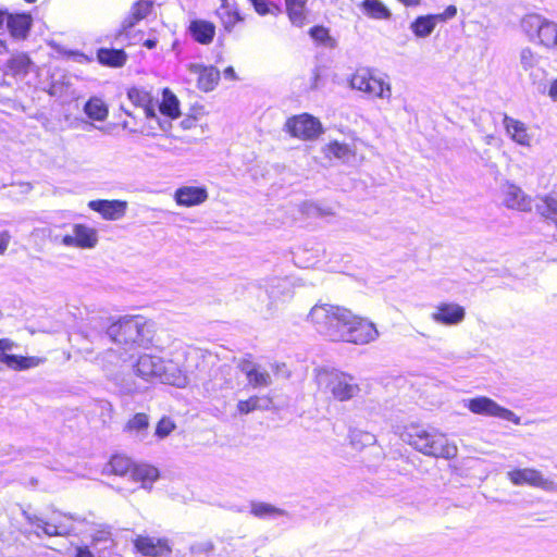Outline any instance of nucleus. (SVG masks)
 <instances>
[{"label": "nucleus", "mask_w": 557, "mask_h": 557, "mask_svg": "<svg viewBox=\"0 0 557 557\" xmlns=\"http://www.w3.org/2000/svg\"><path fill=\"white\" fill-rule=\"evenodd\" d=\"M308 318L321 335L333 342L363 345L375 341L379 336L372 322L339 306L315 305L311 308Z\"/></svg>", "instance_id": "1"}, {"label": "nucleus", "mask_w": 557, "mask_h": 557, "mask_svg": "<svg viewBox=\"0 0 557 557\" xmlns=\"http://www.w3.org/2000/svg\"><path fill=\"white\" fill-rule=\"evenodd\" d=\"M200 356L201 352L197 349L176 350L169 358L143 354L133 368L135 374L145 381L159 380L176 387H185L191 371V367L185 364V361L197 360Z\"/></svg>", "instance_id": "2"}, {"label": "nucleus", "mask_w": 557, "mask_h": 557, "mask_svg": "<svg viewBox=\"0 0 557 557\" xmlns=\"http://www.w3.org/2000/svg\"><path fill=\"white\" fill-rule=\"evenodd\" d=\"M407 437L409 445L425 456L447 460L457 456L458 448L456 444L435 429L411 426L407 432Z\"/></svg>", "instance_id": "3"}, {"label": "nucleus", "mask_w": 557, "mask_h": 557, "mask_svg": "<svg viewBox=\"0 0 557 557\" xmlns=\"http://www.w3.org/2000/svg\"><path fill=\"white\" fill-rule=\"evenodd\" d=\"M107 335L119 345H149L153 339V324L144 317H128L111 324Z\"/></svg>", "instance_id": "4"}, {"label": "nucleus", "mask_w": 557, "mask_h": 557, "mask_svg": "<svg viewBox=\"0 0 557 557\" xmlns=\"http://www.w3.org/2000/svg\"><path fill=\"white\" fill-rule=\"evenodd\" d=\"M315 382L321 393L342 403L357 397L361 392L360 385L351 374L337 369L317 370Z\"/></svg>", "instance_id": "5"}, {"label": "nucleus", "mask_w": 557, "mask_h": 557, "mask_svg": "<svg viewBox=\"0 0 557 557\" xmlns=\"http://www.w3.org/2000/svg\"><path fill=\"white\" fill-rule=\"evenodd\" d=\"M520 28L531 42L547 49L557 50V24L540 14L524 15L520 21Z\"/></svg>", "instance_id": "6"}, {"label": "nucleus", "mask_w": 557, "mask_h": 557, "mask_svg": "<svg viewBox=\"0 0 557 557\" xmlns=\"http://www.w3.org/2000/svg\"><path fill=\"white\" fill-rule=\"evenodd\" d=\"M349 85L352 89L364 92L371 98L391 101L392 86L389 82L372 69H357L349 79Z\"/></svg>", "instance_id": "7"}, {"label": "nucleus", "mask_w": 557, "mask_h": 557, "mask_svg": "<svg viewBox=\"0 0 557 557\" xmlns=\"http://www.w3.org/2000/svg\"><path fill=\"white\" fill-rule=\"evenodd\" d=\"M110 467L116 475H127L132 481L140 483V487L150 490L152 483L158 479L159 471L157 468L148 465H133L131 459L124 456H113L110 460Z\"/></svg>", "instance_id": "8"}, {"label": "nucleus", "mask_w": 557, "mask_h": 557, "mask_svg": "<svg viewBox=\"0 0 557 557\" xmlns=\"http://www.w3.org/2000/svg\"><path fill=\"white\" fill-rule=\"evenodd\" d=\"M462 405L474 414L499 418L516 425L521 424V418L513 411L498 405L495 400L486 396H478L470 399H463Z\"/></svg>", "instance_id": "9"}, {"label": "nucleus", "mask_w": 557, "mask_h": 557, "mask_svg": "<svg viewBox=\"0 0 557 557\" xmlns=\"http://www.w3.org/2000/svg\"><path fill=\"white\" fill-rule=\"evenodd\" d=\"M506 475L513 486L528 485L548 493H557V482L545 478L535 468H516L508 471Z\"/></svg>", "instance_id": "10"}, {"label": "nucleus", "mask_w": 557, "mask_h": 557, "mask_svg": "<svg viewBox=\"0 0 557 557\" xmlns=\"http://www.w3.org/2000/svg\"><path fill=\"white\" fill-rule=\"evenodd\" d=\"M285 131L292 137L301 140H313L323 133V126L313 115L302 113L289 117L285 123Z\"/></svg>", "instance_id": "11"}, {"label": "nucleus", "mask_w": 557, "mask_h": 557, "mask_svg": "<svg viewBox=\"0 0 557 557\" xmlns=\"http://www.w3.org/2000/svg\"><path fill=\"white\" fill-rule=\"evenodd\" d=\"M264 295L268 298L264 310L268 313L275 311L280 304L293 297L292 283L287 278L274 277L267 282Z\"/></svg>", "instance_id": "12"}, {"label": "nucleus", "mask_w": 557, "mask_h": 557, "mask_svg": "<svg viewBox=\"0 0 557 557\" xmlns=\"http://www.w3.org/2000/svg\"><path fill=\"white\" fill-rule=\"evenodd\" d=\"M23 516L29 524L41 530L44 534L48 536H63L69 534L72 528L63 523L62 518L75 519L72 515H63L60 512H54L50 521L27 511H23Z\"/></svg>", "instance_id": "13"}, {"label": "nucleus", "mask_w": 557, "mask_h": 557, "mask_svg": "<svg viewBox=\"0 0 557 557\" xmlns=\"http://www.w3.org/2000/svg\"><path fill=\"white\" fill-rule=\"evenodd\" d=\"M152 10V2L149 0H139L135 2L128 14L124 17L120 28L116 30L115 40L121 42L127 41L131 45L129 30L141 20L146 18Z\"/></svg>", "instance_id": "14"}, {"label": "nucleus", "mask_w": 557, "mask_h": 557, "mask_svg": "<svg viewBox=\"0 0 557 557\" xmlns=\"http://www.w3.org/2000/svg\"><path fill=\"white\" fill-rule=\"evenodd\" d=\"M97 243V230L85 224H74L72 226V234H66L61 239L63 246L79 249L95 248Z\"/></svg>", "instance_id": "15"}, {"label": "nucleus", "mask_w": 557, "mask_h": 557, "mask_svg": "<svg viewBox=\"0 0 557 557\" xmlns=\"http://www.w3.org/2000/svg\"><path fill=\"white\" fill-rule=\"evenodd\" d=\"M128 99L137 107L143 108L145 116L150 121H156L160 129L165 131L170 125L168 121L162 122L156 113L158 100H154L151 94L143 88H131L127 92Z\"/></svg>", "instance_id": "16"}, {"label": "nucleus", "mask_w": 557, "mask_h": 557, "mask_svg": "<svg viewBox=\"0 0 557 557\" xmlns=\"http://www.w3.org/2000/svg\"><path fill=\"white\" fill-rule=\"evenodd\" d=\"M15 347V343L9 338L0 339V362L13 370H26L40 364L38 357H22L8 354Z\"/></svg>", "instance_id": "17"}, {"label": "nucleus", "mask_w": 557, "mask_h": 557, "mask_svg": "<svg viewBox=\"0 0 557 557\" xmlns=\"http://www.w3.org/2000/svg\"><path fill=\"white\" fill-rule=\"evenodd\" d=\"M466 318V309L456 302H440L431 313V319L441 325L460 324Z\"/></svg>", "instance_id": "18"}, {"label": "nucleus", "mask_w": 557, "mask_h": 557, "mask_svg": "<svg viewBox=\"0 0 557 557\" xmlns=\"http://www.w3.org/2000/svg\"><path fill=\"white\" fill-rule=\"evenodd\" d=\"M134 546L137 552L147 557H163L172 550L168 539L148 535H138L134 540Z\"/></svg>", "instance_id": "19"}, {"label": "nucleus", "mask_w": 557, "mask_h": 557, "mask_svg": "<svg viewBox=\"0 0 557 557\" xmlns=\"http://www.w3.org/2000/svg\"><path fill=\"white\" fill-rule=\"evenodd\" d=\"M187 70L197 76V86L205 92L213 90L219 83L220 71L213 65L189 63Z\"/></svg>", "instance_id": "20"}, {"label": "nucleus", "mask_w": 557, "mask_h": 557, "mask_svg": "<svg viewBox=\"0 0 557 557\" xmlns=\"http://www.w3.org/2000/svg\"><path fill=\"white\" fill-rule=\"evenodd\" d=\"M503 125L507 136L517 145L522 147H531L533 135L529 132L525 123L515 117L504 115Z\"/></svg>", "instance_id": "21"}, {"label": "nucleus", "mask_w": 557, "mask_h": 557, "mask_svg": "<svg viewBox=\"0 0 557 557\" xmlns=\"http://www.w3.org/2000/svg\"><path fill=\"white\" fill-rule=\"evenodd\" d=\"M209 197L205 186H182L174 193V200L181 207L202 205Z\"/></svg>", "instance_id": "22"}, {"label": "nucleus", "mask_w": 557, "mask_h": 557, "mask_svg": "<svg viewBox=\"0 0 557 557\" xmlns=\"http://www.w3.org/2000/svg\"><path fill=\"white\" fill-rule=\"evenodd\" d=\"M89 209L98 212L106 220H119L125 215L127 202L124 200H90Z\"/></svg>", "instance_id": "23"}, {"label": "nucleus", "mask_w": 557, "mask_h": 557, "mask_svg": "<svg viewBox=\"0 0 557 557\" xmlns=\"http://www.w3.org/2000/svg\"><path fill=\"white\" fill-rule=\"evenodd\" d=\"M542 57L530 47H523L519 51V65L528 73L533 84L540 81L544 74V70L540 67Z\"/></svg>", "instance_id": "24"}, {"label": "nucleus", "mask_w": 557, "mask_h": 557, "mask_svg": "<svg viewBox=\"0 0 557 557\" xmlns=\"http://www.w3.org/2000/svg\"><path fill=\"white\" fill-rule=\"evenodd\" d=\"M239 368L253 388L268 387L272 384L270 372L262 366L245 360L240 362Z\"/></svg>", "instance_id": "25"}, {"label": "nucleus", "mask_w": 557, "mask_h": 557, "mask_svg": "<svg viewBox=\"0 0 557 557\" xmlns=\"http://www.w3.org/2000/svg\"><path fill=\"white\" fill-rule=\"evenodd\" d=\"M325 158L336 159L344 164H351L356 160V147L338 140H331L322 148Z\"/></svg>", "instance_id": "26"}, {"label": "nucleus", "mask_w": 557, "mask_h": 557, "mask_svg": "<svg viewBox=\"0 0 557 557\" xmlns=\"http://www.w3.org/2000/svg\"><path fill=\"white\" fill-rule=\"evenodd\" d=\"M7 27L14 39H25L33 25V17L28 13L9 14L5 16Z\"/></svg>", "instance_id": "27"}, {"label": "nucleus", "mask_w": 557, "mask_h": 557, "mask_svg": "<svg viewBox=\"0 0 557 557\" xmlns=\"http://www.w3.org/2000/svg\"><path fill=\"white\" fill-rule=\"evenodd\" d=\"M504 202L507 208L519 211H530L532 201L529 196L517 185L508 183L504 188Z\"/></svg>", "instance_id": "28"}, {"label": "nucleus", "mask_w": 557, "mask_h": 557, "mask_svg": "<svg viewBox=\"0 0 557 557\" xmlns=\"http://www.w3.org/2000/svg\"><path fill=\"white\" fill-rule=\"evenodd\" d=\"M188 30L191 37L201 45L211 44L215 35V26L205 20L191 21Z\"/></svg>", "instance_id": "29"}, {"label": "nucleus", "mask_w": 557, "mask_h": 557, "mask_svg": "<svg viewBox=\"0 0 557 557\" xmlns=\"http://www.w3.org/2000/svg\"><path fill=\"white\" fill-rule=\"evenodd\" d=\"M437 17L434 14L420 15L410 24V29L413 35L418 38L429 37L436 25L438 24Z\"/></svg>", "instance_id": "30"}, {"label": "nucleus", "mask_w": 557, "mask_h": 557, "mask_svg": "<svg viewBox=\"0 0 557 557\" xmlns=\"http://www.w3.org/2000/svg\"><path fill=\"white\" fill-rule=\"evenodd\" d=\"M98 61L111 67L123 66L127 60V54L123 49L101 48L97 52Z\"/></svg>", "instance_id": "31"}, {"label": "nucleus", "mask_w": 557, "mask_h": 557, "mask_svg": "<svg viewBox=\"0 0 557 557\" xmlns=\"http://www.w3.org/2000/svg\"><path fill=\"white\" fill-rule=\"evenodd\" d=\"M308 0H285L286 12L293 25L301 27L306 23V3Z\"/></svg>", "instance_id": "32"}, {"label": "nucleus", "mask_w": 557, "mask_h": 557, "mask_svg": "<svg viewBox=\"0 0 557 557\" xmlns=\"http://www.w3.org/2000/svg\"><path fill=\"white\" fill-rule=\"evenodd\" d=\"M250 512L259 519H276L287 515L285 510L262 502L252 503Z\"/></svg>", "instance_id": "33"}, {"label": "nucleus", "mask_w": 557, "mask_h": 557, "mask_svg": "<svg viewBox=\"0 0 557 557\" xmlns=\"http://www.w3.org/2000/svg\"><path fill=\"white\" fill-rule=\"evenodd\" d=\"M362 9L368 16L374 20H387L392 15L381 0H363Z\"/></svg>", "instance_id": "34"}, {"label": "nucleus", "mask_w": 557, "mask_h": 557, "mask_svg": "<svg viewBox=\"0 0 557 557\" xmlns=\"http://www.w3.org/2000/svg\"><path fill=\"white\" fill-rule=\"evenodd\" d=\"M160 112L171 119H175L180 115V101L174 94L165 89L163 91V100L158 106Z\"/></svg>", "instance_id": "35"}, {"label": "nucleus", "mask_w": 557, "mask_h": 557, "mask_svg": "<svg viewBox=\"0 0 557 557\" xmlns=\"http://www.w3.org/2000/svg\"><path fill=\"white\" fill-rule=\"evenodd\" d=\"M84 111L88 117L96 121H104L109 113L107 106L99 98L89 99L84 107Z\"/></svg>", "instance_id": "36"}, {"label": "nucleus", "mask_w": 557, "mask_h": 557, "mask_svg": "<svg viewBox=\"0 0 557 557\" xmlns=\"http://www.w3.org/2000/svg\"><path fill=\"white\" fill-rule=\"evenodd\" d=\"M349 442L354 448L362 449L367 446H371V445L375 444L376 438L370 432L359 430V429H350Z\"/></svg>", "instance_id": "37"}, {"label": "nucleus", "mask_w": 557, "mask_h": 557, "mask_svg": "<svg viewBox=\"0 0 557 557\" xmlns=\"http://www.w3.org/2000/svg\"><path fill=\"white\" fill-rule=\"evenodd\" d=\"M29 66L30 60L24 53L12 57L8 62L10 72L15 76L26 75L28 73Z\"/></svg>", "instance_id": "38"}, {"label": "nucleus", "mask_w": 557, "mask_h": 557, "mask_svg": "<svg viewBox=\"0 0 557 557\" xmlns=\"http://www.w3.org/2000/svg\"><path fill=\"white\" fill-rule=\"evenodd\" d=\"M216 13L227 30H231L234 25L242 20L238 12L232 11L227 5H225V2H222V5Z\"/></svg>", "instance_id": "39"}, {"label": "nucleus", "mask_w": 557, "mask_h": 557, "mask_svg": "<svg viewBox=\"0 0 557 557\" xmlns=\"http://www.w3.org/2000/svg\"><path fill=\"white\" fill-rule=\"evenodd\" d=\"M111 543L112 534L108 528H101L91 535V545L95 548L100 546V549H106Z\"/></svg>", "instance_id": "40"}, {"label": "nucleus", "mask_w": 557, "mask_h": 557, "mask_svg": "<svg viewBox=\"0 0 557 557\" xmlns=\"http://www.w3.org/2000/svg\"><path fill=\"white\" fill-rule=\"evenodd\" d=\"M248 2L262 16L267 14L276 15L281 11L278 7L270 4L267 0H248Z\"/></svg>", "instance_id": "41"}, {"label": "nucleus", "mask_w": 557, "mask_h": 557, "mask_svg": "<svg viewBox=\"0 0 557 557\" xmlns=\"http://www.w3.org/2000/svg\"><path fill=\"white\" fill-rule=\"evenodd\" d=\"M149 425V419L145 413H136L127 423L126 428L129 431H145Z\"/></svg>", "instance_id": "42"}, {"label": "nucleus", "mask_w": 557, "mask_h": 557, "mask_svg": "<svg viewBox=\"0 0 557 557\" xmlns=\"http://www.w3.org/2000/svg\"><path fill=\"white\" fill-rule=\"evenodd\" d=\"M258 396H251L250 398L246 400H239L237 403V410L242 414L250 413L255 410H257L258 406Z\"/></svg>", "instance_id": "43"}, {"label": "nucleus", "mask_w": 557, "mask_h": 557, "mask_svg": "<svg viewBox=\"0 0 557 557\" xmlns=\"http://www.w3.org/2000/svg\"><path fill=\"white\" fill-rule=\"evenodd\" d=\"M175 428V424L172 422V420L168 418L161 419L156 428V435L160 438H163L168 436Z\"/></svg>", "instance_id": "44"}, {"label": "nucleus", "mask_w": 557, "mask_h": 557, "mask_svg": "<svg viewBox=\"0 0 557 557\" xmlns=\"http://www.w3.org/2000/svg\"><path fill=\"white\" fill-rule=\"evenodd\" d=\"M310 36L319 42H324L329 38V32L323 26H314L310 29Z\"/></svg>", "instance_id": "45"}, {"label": "nucleus", "mask_w": 557, "mask_h": 557, "mask_svg": "<svg viewBox=\"0 0 557 557\" xmlns=\"http://www.w3.org/2000/svg\"><path fill=\"white\" fill-rule=\"evenodd\" d=\"M457 14V8L455 5H448L443 13L434 14L438 23L446 22L453 17H455Z\"/></svg>", "instance_id": "46"}, {"label": "nucleus", "mask_w": 557, "mask_h": 557, "mask_svg": "<svg viewBox=\"0 0 557 557\" xmlns=\"http://www.w3.org/2000/svg\"><path fill=\"white\" fill-rule=\"evenodd\" d=\"M214 548V545L212 542H203L196 545H193L190 547L191 553H199V554H210Z\"/></svg>", "instance_id": "47"}, {"label": "nucleus", "mask_w": 557, "mask_h": 557, "mask_svg": "<svg viewBox=\"0 0 557 557\" xmlns=\"http://www.w3.org/2000/svg\"><path fill=\"white\" fill-rule=\"evenodd\" d=\"M547 95L552 101L557 102V77L549 83Z\"/></svg>", "instance_id": "48"}, {"label": "nucleus", "mask_w": 557, "mask_h": 557, "mask_svg": "<svg viewBox=\"0 0 557 557\" xmlns=\"http://www.w3.org/2000/svg\"><path fill=\"white\" fill-rule=\"evenodd\" d=\"M10 244V235L8 233L0 234V255H3Z\"/></svg>", "instance_id": "49"}, {"label": "nucleus", "mask_w": 557, "mask_h": 557, "mask_svg": "<svg viewBox=\"0 0 557 557\" xmlns=\"http://www.w3.org/2000/svg\"><path fill=\"white\" fill-rule=\"evenodd\" d=\"M271 399L269 397H258V408L257 410H268L271 406Z\"/></svg>", "instance_id": "50"}, {"label": "nucleus", "mask_w": 557, "mask_h": 557, "mask_svg": "<svg viewBox=\"0 0 557 557\" xmlns=\"http://www.w3.org/2000/svg\"><path fill=\"white\" fill-rule=\"evenodd\" d=\"M76 557H95L87 546L76 548Z\"/></svg>", "instance_id": "51"}, {"label": "nucleus", "mask_w": 557, "mask_h": 557, "mask_svg": "<svg viewBox=\"0 0 557 557\" xmlns=\"http://www.w3.org/2000/svg\"><path fill=\"white\" fill-rule=\"evenodd\" d=\"M223 75L226 79L235 81L237 78L235 70L228 66L224 70Z\"/></svg>", "instance_id": "52"}, {"label": "nucleus", "mask_w": 557, "mask_h": 557, "mask_svg": "<svg viewBox=\"0 0 557 557\" xmlns=\"http://www.w3.org/2000/svg\"><path fill=\"white\" fill-rule=\"evenodd\" d=\"M405 7H418L423 0H398Z\"/></svg>", "instance_id": "53"}, {"label": "nucleus", "mask_w": 557, "mask_h": 557, "mask_svg": "<svg viewBox=\"0 0 557 557\" xmlns=\"http://www.w3.org/2000/svg\"><path fill=\"white\" fill-rule=\"evenodd\" d=\"M158 40L156 38L147 39L144 41V46L148 49H153L157 47Z\"/></svg>", "instance_id": "54"}, {"label": "nucleus", "mask_w": 557, "mask_h": 557, "mask_svg": "<svg viewBox=\"0 0 557 557\" xmlns=\"http://www.w3.org/2000/svg\"><path fill=\"white\" fill-rule=\"evenodd\" d=\"M141 133L146 136H156V133L153 132V126L152 125H148V126H145L141 131Z\"/></svg>", "instance_id": "55"}, {"label": "nucleus", "mask_w": 557, "mask_h": 557, "mask_svg": "<svg viewBox=\"0 0 557 557\" xmlns=\"http://www.w3.org/2000/svg\"><path fill=\"white\" fill-rule=\"evenodd\" d=\"M195 124V119L188 117L182 121V126L184 128H190Z\"/></svg>", "instance_id": "56"}, {"label": "nucleus", "mask_w": 557, "mask_h": 557, "mask_svg": "<svg viewBox=\"0 0 557 557\" xmlns=\"http://www.w3.org/2000/svg\"><path fill=\"white\" fill-rule=\"evenodd\" d=\"M271 368H272V371H274L275 373H278L281 371V369L285 368V364H272Z\"/></svg>", "instance_id": "57"}, {"label": "nucleus", "mask_w": 557, "mask_h": 557, "mask_svg": "<svg viewBox=\"0 0 557 557\" xmlns=\"http://www.w3.org/2000/svg\"><path fill=\"white\" fill-rule=\"evenodd\" d=\"M5 16H7V12L0 10V27L4 24Z\"/></svg>", "instance_id": "58"}, {"label": "nucleus", "mask_w": 557, "mask_h": 557, "mask_svg": "<svg viewBox=\"0 0 557 557\" xmlns=\"http://www.w3.org/2000/svg\"><path fill=\"white\" fill-rule=\"evenodd\" d=\"M5 49V45L2 40H0V53Z\"/></svg>", "instance_id": "59"}, {"label": "nucleus", "mask_w": 557, "mask_h": 557, "mask_svg": "<svg viewBox=\"0 0 557 557\" xmlns=\"http://www.w3.org/2000/svg\"><path fill=\"white\" fill-rule=\"evenodd\" d=\"M321 214L326 215V214H331V212H330V210H323V211H321Z\"/></svg>", "instance_id": "60"}, {"label": "nucleus", "mask_w": 557, "mask_h": 557, "mask_svg": "<svg viewBox=\"0 0 557 557\" xmlns=\"http://www.w3.org/2000/svg\"><path fill=\"white\" fill-rule=\"evenodd\" d=\"M27 3H33L35 2L36 0H25Z\"/></svg>", "instance_id": "61"}, {"label": "nucleus", "mask_w": 557, "mask_h": 557, "mask_svg": "<svg viewBox=\"0 0 557 557\" xmlns=\"http://www.w3.org/2000/svg\"><path fill=\"white\" fill-rule=\"evenodd\" d=\"M222 2H226V0H221Z\"/></svg>", "instance_id": "62"}]
</instances>
